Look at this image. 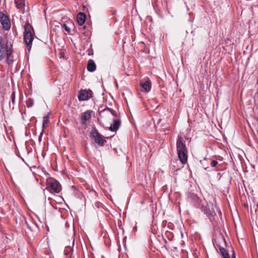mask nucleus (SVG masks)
Here are the masks:
<instances>
[{
  "mask_svg": "<svg viewBox=\"0 0 258 258\" xmlns=\"http://www.w3.org/2000/svg\"><path fill=\"white\" fill-rule=\"evenodd\" d=\"M218 164V162L216 160H212L211 162V166L212 167H215Z\"/></svg>",
  "mask_w": 258,
  "mask_h": 258,
  "instance_id": "5701e85b",
  "label": "nucleus"
},
{
  "mask_svg": "<svg viewBox=\"0 0 258 258\" xmlns=\"http://www.w3.org/2000/svg\"><path fill=\"white\" fill-rule=\"evenodd\" d=\"M204 213L209 218L216 215L215 212L212 210V211L208 210L207 209L204 210Z\"/></svg>",
  "mask_w": 258,
  "mask_h": 258,
  "instance_id": "a211bd4d",
  "label": "nucleus"
},
{
  "mask_svg": "<svg viewBox=\"0 0 258 258\" xmlns=\"http://www.w3.org/2000/svg\"><path fill=\"white\" fill-rule=\"evenodd\" d=\"M24 29V39L27 49L29 50L31 48L32 42L34 39V31L33 27L28 23L25 24Z\"/></svg>",
  "mask_w": 258,
  "mask_h": 258,
  "instance_id": "f03ea898",
  "label": "nucleus"
},
{
  "mask_svg": "<svg viewBox=\"0 0 258 258\" xmlns=\"http://www.w3.org/2000/svg\"><path fill=\"white\" fill-rule=\"evenodd\" d=\"M121 124V121L119 119H113V123L109 127V130L111 132H116L119 128Z\"/></svg>",
  "mask_w": 258,
  "mask_h": 258,
  "instance_id": "9b49d317",
  "label": "nucleus"
},
{
  "mask_svg": "<svg viewBox=\"0 0 258 258\" xmlns=\"http://www.w3.org/2000/svg\"><path fill=\"white\" fill-rule=\"evenodd\" d=\"M71 240L72 241L71 245H67L66 247V249L64 250V253L66 255L69 254V253L73 251V247L74 245L75 242V238L74 237H71Z\"/></svg>",
  "mask_w": 258,
  "mask_h": 258,
  "instance_id": "ddd939ff",
  "label": "nucleus"
},
{
  "mask_svg": "<svg viewBox=\"0 0 258 258\" xmlns=\"http://www.w3.org/2000/svg\"><path fill=\"white\" fill-rule=\"evenodd\" d=\"M73 27V23L72 21H68L66 23L62 25L61 28L63 30L65 31L68 34L71 32V27Z\"/></svg>",
  "mask_w": 258,
  "mask_h": 258,
  "instance_id": "f8f14e48",
  "label": "nucleus"
},
{
  "mask_svg": "<svg viewBox=\"0 0 258 258\" xmlns=\"http://www.w3.org/2000/svg\"><path fill=\"white\" fill-rule=\"evenodd\" d=\"M6 58V61L9 65L13 63L14 56L13 55V45L11 42L5 41L0 36V61Z\"/></svg>",
  "mask_w": 258,
  "mask_h": 258,
  "instance_id": "f257e3e1",
  "label": "nucleus"
},
{
  "mask_svg": "<svg viewBox=\"0 0 258 258\" xmlns=\"http://www.w3.org/2000/svg\"><path fill=\"white\" fill-rule=\"evenodd\" d=\"M105 110H108L111 113V114L114 116V117H117V112L114 111V110H113L112 109H111V108H107L105 109Z\"/></svg>",
  "mask_w": 258,
  "mask_h": 258,
  "instance_id": "412c9836",
  "label": "nucleus"
},
{
  "mask_svg": "<svg viewBox=\"0 0 258 258\" xmlns=\"http://www.w3.org/2000/svg\"><path fill=\"white\" fill-rule=\"evenodd\" d=\"M47 187L51 192L58 193L61 190V185L55 180L48 181Z\"/></svg>",
  "mask_w": 258,
  "mask_h": 258,
  "instance_id": "20e7f679",
  "label": "nucleus"
},
{
  "mask_svg": "<svg viewBox=\"0 0 258 258\" xmlns=\"http://www.w3.org/2000/svg\"><path fill=\"white\" fill-rule=\"evenodd\" d=\"M48 121H49V115H45V116L43 117V124H42L43 129L44 128L45 124L48 123Z\"/></svg>",
  "mask_w": 258,
  "mask_h": 258,
  "instance_id": "aec40b11",
  "label": "nucleus"
},
{
  "mask_svg": "<svg viewBox=\"0 0 258 258\" xmlns=\"http://www.w3.org/2000/svg\"><path fill=\"white\" fill-rule=\"evenodd\" d=\"M92 92L91 90H81L78 94L79 101L87 100L92 97Z\"/></svg>",
  "mask_w": 258,
  "mask_h": 258,
  "instance_id": "423d86ee",
  "label": "nucleus"
},
{
  "mask_svg": "<svg viewBox=\"0 0 258 258\" xmlns=\"http://www.w3.org/2000/svg\"><path fill=\"white\" fill-rule=\"evenodd\" d=\"M16 5V7L20 11L23 12L25 9V0H14Z\"/></svg>",
  "mask_w": 258,
  "mask_h": 258,
  "instance_id": "4468645a",
  "label": "nucleus"
},
{
  "mask_svg": "<svg viewBox=\"0 0 258 258\" xmlns=\"http://www.w3.org/2000/svg\"><path fill=\"white\" fill-rule=\"evenodd\" d=\"M43 132H44V129L42 130V132H41L39 136V138H38V140L39 142H41V140H42V136H43Z\"/></svg>",
  "mask_w": 258,
  "mask_h": 258,
  "instance_id": "b1692460",
  "label": "nucleus"
},
{
  "mask_svg": "<svg viewBox=\"0 0 258 258\" xmlns=\"http://www.w3.org/2000/svg\"><path fill=\"white\" fill-rule=\"evenodd\" d=\"M140 86L143 91L148 92L151 89V82L149 79L147 78L140 83Z\"/></svg>",
  "mask_w": 258,
  "mask_h": 258,
  "instance_id": "1a4fd4ad",
  "label": "nucleus"
},
{
  "mask_svg": "<svg viewBox=\"0 0 258 258\" xmlns=\"http://www.w3.org/2000/svg\"><path fill=\"white\" fill-rule=\"evenodd\" d=\"M219 251L220 253L223 256V258H230V256L229 253L227 251V250L223 247L219 246Z\"/></svg>",
  "mask_w": 258,
  "mask_h": 258,
  "instance_id": "f3484780",
  "label": "nucleus"
},
{
  "mask_svg": "<svg viewBox=\"0 0 258 258\" xmlns=\"http://www.w3.org/2000/svg\"><path fill=\"white\" fill-rule=\"evenodd\" d=\"M86 19V15L83 13H79L77 16V22L78 25L81 26L80 29L83 30L85 29V26H82L85 23Z\"/></svg>",
  "mask_w": 258,
  "mask_h": 258,
  "instance_id": "6e6552de",
  "label": "nucleus"
},
{
  "mask_svg": "<svg viewBox=\"0 0 258 258\" xmlns=\"http://www.w3.org/2000/svg\"><path fill=\"white\" fill-rule=\"evenodd\" d=\"M12 102L13 104L15 103V92H13L11 94Z\"/></svg>",
  "mask_w": 258,
  "mask_h": 258,
  "instance_id": "4be33fe9",
  "label": "nucleus"
},
{
  "mask_svg": "<svg viewBox=\"0 0 258 258\" xmlns=\"http://www.w3.org/2000/svg\"><path fill=\"white\" fill-rule=\"evenodd\" d=\"M33 104H34V101L32 99L28 98L26 100V105H27V107H28V108L31 107L33 106Z\"/></svg>",
  "mask_w": 258,
  "mask_h": 258,
  "instance_id": "6ab92c4d",
  "label": "nucleus"
},
{
  "mask_svg": "<svg viewBox=\"0 0 258 258\" xmlns=\"http://www.w3.org/2000/svg\"><path fill=\"white\" fill-rule=\"evenodd\" d=\"M91 118V113L89 111L85 112L81 117V123L85 124L86 121Z\"/></svg>",
  "mask_w": 258,
  "mask_h": 258,
  "instance_id": "dca6fc26",
  "label": "nucleus"
},
{
  "mask_svg": "<svg viewBox=\"0 0 258 258\" xmlns=\"http://www.w3.org/2000/svg\"><path fill=\"white\" fill-rule=\"evenodd\" d=\"M231 258H236L235 253L234 250L232 251V254Z\"/></svg>",
  "mask_w": 258,
  "mask_h": 258,
  "instance_id": "393cba45",
  "label": "nucleus"
},
{
  "mask_svg": "<svg viewBox=\"0 0 258 258\" xmlns=\"http://www.w3.org/2000/svg\"><path fill=\"white\" fill-rule=\"evenodd\" d=\"M0 22L3 28L5 30H8L10 29L11 23L10 19L8 16L2 12H0Z\"/></svg>",
  "mask_w": 258,
  "mask_h": 258,
  "instance_id": "39448f33",
  "label": "nucleus"
},
{
  "mask_svg": "<svg viewBox=\"0 0 258 258\" xmlns=\"http://www.w3.org/2000/svg\"><path fill=\"white\" fill-rule=\"evenodd\" d=\"M207 168H208V167H205V169L206 170H207Z\"/></svg>",
  "mask_w": 258,
  "mask_h": 258,
  "instance_id": "a878e982",
  "label": "nucleus"
},
{
  "mask_svg": "<svg viewBox=\"0 0 258 258\" xmlns=\"http://www.w3.org/2000/svg\"><path fill=\"white\" fill-rule=\"evenodd\" d=\"M177 152L178 158L180 160L181 163L182 164H185L187 160V150H186V151H180Z\"/></svg>",
  "mask_w": 258,
  "mask_h": 258,
  "instance_id": "9d476101",
  "label": "nucleus"
},
{
  "mask_svg": "<svg viewBox=\"0 0 258 258\" xmlns=\"http://www.w3.org/2000/svg\"><path fill=\"white\" fill-rule=\"evenodd\" d=\"M96 69V66L95 62L92 60H89L87 65V70L90 72H93Z\"/></svg>",
  "mask_w": 258,
  "mask_h": 258,
  "instance_id": "2eb2a0df",
  "label": "nucleus"
},
{
  "mask_svg": "<svg viewBox=\"0 0 258 258\" xmlns=\"http://www.w3.org/2000/svg\"><path fill=\"white\" fill-rule=\"evenodd\" d=\"M91 136L94 139L95 142L101 146H103L104 143L106 142V140L103 139L102 136L99 133L95 128L92 130Z\"/></svg>",
  "mask_w": 258,
  "mask_h": 258,
  "instance_id": "7ed1b4c3",
  "label": "nucleus"
},
{
  "mask_svg": "<svg viewBox=\"0 0 258 258\" xmlns=\"http://www.w3.org/2000/svg\"><path fill=\"white\" fill-rule=\"evenodd\" d=\"M177 151L187 150L185 141L181 136L178 135L176 141Z\"/></svg>",
  "mask_w": 258,
  "mask_h": 258,
  "instance_id": "0eeeda50",
  "label": "nucleus"
}]
</instances>
